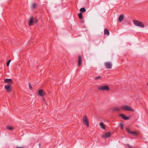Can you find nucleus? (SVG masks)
Listing matches in <instances>:
<instances>
[{
	"mask_svg": "<svg viewBox=\"0 0 148 148\" xmlns=\"http://www.w3.org/2000/svg\"><path fill=\"white\" fill-rule=\"evenodd\" d=\"M133 22L134 25L136 26H138L142 28H143L145 27V25L141 22L137 20H134L133 21Z\"/></svg>",
	"mask_w": 148,
	"mask_h": 148,
	"instance_id": "nucleus-1",
	"label": "nucleus"
},
{
	"mask_svg": "<svg viewBox=\"0 0 148 148\" xmlns=\"http://www.w3.org/2000/svg\"><path fill=\"white\" fill-rule=\"evenodd\" d=\"M99 90H108L110 88L109 87L106 85L100 86L97 88Z\"/></svg>",
	"mask_w": 148,
	"mask_h": 148,
	"instance_id": "nucleus-2",
	"label": "nucleus"
},
{
	"mask_svg": "<svg viewBox=\"0 0 148 148\" xmlns=\"http://www.w3.org/2000/svg\"><path fill=\"white\" fill-rule=\"evenodd\" d=\"M83 121L84 124L86 125L87 127H88L89 126V121L86 116L84 115L83 116Z\"/></svg>",
	"mask_w": 148,
	"mask_h": 148,
	"instance_id": "nucleus-3",
	"label": "nucleus"
},
{
	"mask_svg": "<svg viewBox=\"0 0 148 148\" xmlns=\"http://www.w3.org/2000/svg\"><path fill=\"white\" fill-rule=\"evenodd\" d=\"M121 108L126 111H134V110L129 106H123L121 107Z\"/></svg>",
	"mask_w": 148,
	"mask_h": 148,
	"instance_id": "nucleus-4",
	"label": "nucleus"
},
{
	"mask_svg": "<svg viewBox=\"0 0 148 148\" xmlns=\"http://www.w3.org/2000/svg\"><path fill=\"white\" fill-rule=\"evenodd\" d=\"M104 65L106 68L107 69H110L112 68V64L110 62H107L105 63Z\"/></svg>",
	"mask_w": 148,
	"mask_h": 148,
	"instance_id": "nucleus-5",
	"label": "nucleus"
},
{
	"mask_svg": "<svg viewBox=\"0 0 148 148\" xmlns=\"http://www.w3.org/2000/svg\"><path fill=\"white\" fill-rule=\"evenodd\" d=\"M5 88L8 92H10L11 91V87L10 84H8L7 85L5 86Z\"/></svg>",
	"mask_w": 148,
	"mask_h": 148,
	"instance_id": "nucleus-6",
	"label": "nucleus"
},
{
	"mask_svg": "<svg viewBox=\"0 0 148 148\" xmlns=\"http://www.w3.org/2000/svg\"><path fill=\"white\" fill-rule=\"evenodd\" d=\"M45 92L42 89H40L38 91V95L41 97H43L45 94Z\"/></svg>",
	"mask_w": 148,
	"mask_h": 148,
	"instance_id": "nucleus-7",
	"label": "nucleus"
},
{
	"mask_svg": "<svg viewBox=\"0 0 148 148\" xmlns=\"http://www.w3.org/2000/svg\"><path fill=\"white\" fill-rule=\"evenodd\" d=\"M4 82L5 83H8V84H10L12 83V80L10 79H5L4 80Z\"/></svg>",
	"mask_w": 148,
	"mask_h": 148,
	"instance_id": "nucleus-8",
	"label": "nucleus"
},
{
	"mask_svg": "<svg viewBox=\"0 0 148 148\" xmlns=\"http://www.w3.org/2000/svg\"><path fill=\"white\" fill-rule=\"evenodd\" d=\"M119 116L121 117L123 119L125 120H127L130 119V117H127L125 115L123 114H120L119 115Z\"/></svg>",
	"mask_w": 148,
	"mask_h": 148,
	"instance_id": "nucleus-9",
	"label": "nucleus"
},
{
	"mask_svg": "<svg viewBox=\"0 0 148 148\" xmlns=\"http://www.w3.org/2000/svg\"><path fill=\"white\" fill-rule=\"evenodd\" d=\"M110 136V132H108L102 136L103 138H107Z\"/></svg>",
	"mask_w": 148,
	"mask_h": 148,
	"instance_id": "nucleus-10",
	"label": "nucleus"
},
{
	"mask_svg": "<svg viewBox=\"0 0 148 148\" xmlns=\"http://www.w3.org/2000/svg\"><path fill=\"white\" fill-rule=\"evenodd\" d=\"M33 23V17H31L30 18V19L29 21V26H31L32 25V24Z\"/></svg>",
	"mask_w": 148,
	"mask_h": 148,
	"instance_id": "nucleus-11",
	"label": "nucleus"
},
{
	"mask_svg": "<svg viewBox=\"0 0 148 148\" xmlns=\"http://www.w3.org/2000/svg\"><path fill=\"white\" fill-rule=\"evenodd\" d=\"M82 57L81 56H79L78 57V66H80L82 63Z\"/></svg>",
	"mask_w": 148,
	"mask_h": 148,
	"instance_id": "nucleus-12",
	"label": "nucleus"
},
{
	"mask_svg": "<svg viewBox=\"0 0 148 148\" xmlns=\"http://www.w3.org/2000/svg\"><path fill=\"white\" fill-rule=\"evenodd\" d=\"M124 17V16L123 14H122L120 15L119 16V19H118L119 21L120 22H122L123 19Z\"/></svg>",
	"mask_w": 148,
	"mask_h": 148,
	"instance_id": "nucleus-13",
	"label": "nucleus"
},
{
	"mask_svg": "<svg viewBox=\"0 0 148 148\" xmlns=\"http://www.w3.org/2000/svg\"><path fill=\"white\" fill-rule=\"evenodd\" d=\"M113 111H118L121 110V108L119 107H116L112 108Z\"/></svg>",
	"mask_w": 148,
	"mask_h": 148,
	"instance_id": "nucleus-14",
	"label": "nucleus"
},
{
	"mask_svg": "<svg viewBox=\"0 0 148 148\" xmlns=\"http://www.w3.org/2000/svg\"><path fill=\"white\" fill-rule=\"evenodd\" d=\"M99 125L100 126V127H101V128L103 129H105V125L103 123V122H101L100 123H99Z\"/></svg>",
	"mask_w": 148,
	"mask_h": 148,
	"instance_id": "nucleus-15",
	"label": "nucleus"
},
{
	"mask_svg": "<svg viewBox=\"0 0 148 148\" xmlns=\"http://www.w3.org/2000/svg\"><path fill=\"white\" fill-rule=\"evenodd\" d=\"M104 34H107V36H108L109 34V31L107 29H105L104 30Z\"/></svg>",
	"mask_w": 148,
	"mask_h": 148,
	"instance_id": "nucleus-16",
	"label": "nucleus"
},
{
	"mask_svg": "<svg viewBox=\"0 0 148 148\" xmlns=\"http://www.w3.org/2000/svg\"><path fill=\"white\" fill-rule=\"evenodd\" d=\"M80 11L81 12H86V10L85 8H82L80 9Z\"/></svg>",
	"mask_w": 148,
	"mask_h": 148,
	"instance_id": "nucleus-17",
	"label": "nucleus"
},
{
	"mask_svg": "<svg viewBox=\"0 0 148 148\" xmlns=\"http://www.w3.org/2000/svg\"><path fill=\"white\" fill-rule=\"evenodd\" d=\"M78 16L80 19H82V18L83 16L81 12H80L78 14Z\"/></svg>",
	"mask_w": 148,
	"mask_h": 148,
	"instance_id": "nucleus-18",
	"label": "nucleus"
},
{
	"mask_svg": "<svg viewBox=\"0 0 148 148\" xmlns=\"http://www.w3.org/2000/svg\"><path fill=\"white\" fill-rule=\"evenodd\" d=\"M8 129H9L10 130H11L13 129V127L10 126H8L7 127Z\"/></svg>",
	"mask_w": 148,
	"mask_h": 148,
	"instance_id": "nucleus-19",
	"label": "nucleus"
},
{
	"mask_svg": "<svg viewBox=\"0 0 148 148\" xmlns=\"http://www.w3.org/2000/svg\"><path fill=\"white\" fill-rule=\"evenodd\" d=\"M126 130L127 132L130 134V132H131V131L130 130V129H129V128L127 127H126Z\"/></svg>",
	"mask_w": 148,
	"mask_h": 148,
	"instance_id": "nucleus-20",
	"label": "nucleus"
},
{
	"mask_svg": "<svg viewBox=\"0 0 148 148\" xmlns=\"http://www.w3.org/2000/svg\"><path fill=\"white\" fill-rule=\"evenodd\" d=\"M29 89L31 90H32V87L30 84V83H29Z\"/></svg>",
	"mask_w": 148,
	"mask_h": 148,
	"instance_id": "nucleus-21",
	"label": "nucleus"
},
{
	"mask_svg": "<svg viewBox=\"0 0 148 148\" xmlns=\"http://www.w3.org/2000/svg\"><path fill=\"white\" fill-rule=\"evenodd\" d=\"M11 61V60H8V62H7V64H6L7 66H9V64H10V63Z\"/></svg>",
	"mask_w": 148,
	"mask_h": 148,
	"instance_id": "nucleus-22",
	"label": "nucleus"
},
{
	"mask_svg": "<svg viewBox=\"0 0 148 148\" xmlns=\"http://www.w3.org/2000/svg\"><path fill=\"white\" fill-rule=\"evenodd\" d=\"M101 77L100 76H98L97 77H96L95 78V80H98L99 79H100L101 78Z\"/></svg>",
	"mask_w": 148,
	"mask_h": 148,
	"instance_id": "nucleus-23",
	"label": "nucleus"
},
{
	"mask_svg": "<svg viewBox=\"0 0 148 148\" xmlns=\"http://www.w3.org/2000/svg\"><path fill=\"white\" fill-rule=\"evenodd\" d=\"M120 126L121 127V129L123 130V124L122 123H121L120 124Z\"/></svg>",
	"mask_w": 148,
	"mask_h": 148,
	"instance_id": "nucleus-24",
	"label": "nucleus"
},
{
	"mask_svg": "<svg viewBox=\"0 0 148 148\" xmlns=\"http://www.w3.org/2000/svg\"><path fill=\"white\" fill-rule=\"evenodd\" d=\"M130 134H134L135 135H136L137 134L136 132L134 131H131V132H130Z\"/></svg>",
	"mask_w": 148,
	"mask_h": 148,
	"instance_id": "nucleus-25",
	"label": "nucleus"
},
{
	"mask_svg": "<svg viewBox=\"0 0 148 148\" xmlns=\"http://www.w3.org/2000/svg\"><path fill=\"white\" fill-rule=\"evenodd\" d=\"M38 20L37 19H34L33 18L34 23H36L38 22Z\"/></svg>",
	"mask_w": 148,
	"mask_h": 148,
	"instance_id": "nucleus-26",
	"label": "nucleus"
},
{
	"mask_svg": "<svg viewBox=\"0 0 148 148\" xmlns=\"http://www.w3.org/2000/svg\"><path fill=\"white\" fill-rule=\"evenodd\" d=\"M36 4L35 3H34L32 5V8L34 9V8L36 6Z\"/></svg>",
	"mask_w": 148,
	"mask_h": 148,
	"instance_id": "nucleus-27",
	"label": "nucleus"
},
{
	"mask_svg": "<svg viewBox=\"0 0 148 148\" xmlns=\"http://www.w3.org/2000/svg\"><path fill=\"white\" fill-rule=\"evenodd\" d=\"M16 147L17 148H24L23 147Z\"/></svg>",
	"mask_w": 148,
	"mask_h": 148,
	"instance_id": "nucleus-28",
	"label": "nucleus"
},
{
	"mask_svg": "<svg viewBox=\"0 0 148 148\" xmlns=\"http://www.w3.org/2000/svg\"><path fill=\"white\" fill-rule=\"evenodd\" d=\"M39 147H40V144H39Z\"/></svg>",
	"mask_w": 148,
	"mask_h": 148,
	"instance_id": "nucleus-29",
	"label": "nucleus"
},
{
	"mask_svg": "<svg viewBox=\"0 0 148 148\" xmlns=\"http://www.w3.org/2000/svg\"><path fill=\"white\" fill-rule=\"evenodd\" d=\"M129 148H130V146L129 145Z\"/></svg>",
	"mask_w": 148,
	"mask_h": 148,
	"instance_id": "nucleus-30",
	"label": "nucleus"
},
{
	"mask_svg": "<svg viewBox=\"0 0 148 148\" xmlns=\"http://www.w3.org/2000/svg\"><path fill=\"white\" fill-rule=\"evenodd\" d=\"M147 85L148 86V83H147Z\"/></svg>",
	"mask_w": 148,
	"mask_h": 148,
	"instance_id": "nucleus-31",
	"label": "nucleus"
}]
</instances>
